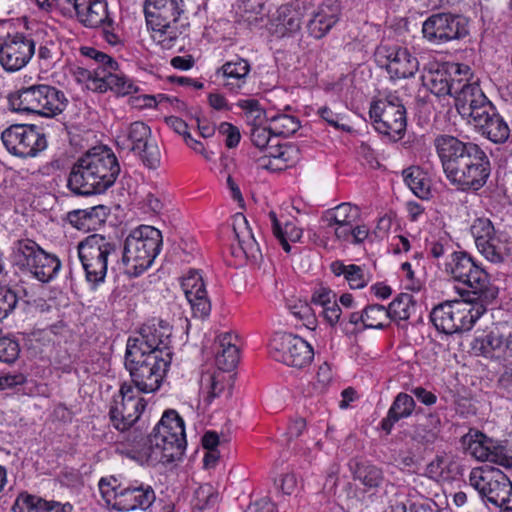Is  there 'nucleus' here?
I'll return each instance as SVG.
<instances>
[{"instance_id": "nucleus-50", "label": "nucleus", "mask_w": 512, "mask_h": 512, "mask_svg": "<svg viewBox=\"0 0 512 512\" xmlns=\"http://www.w3.org/2000/svg\"><path fill=\"white\" fill-rule=\"evenodd\" d=\"M88 53H93L95 56H99L102 58V61L96 64L93 67V70L96 74V80L92 82H98V80H103L108 73H114L119 70V65L115 59H113L110 55L100 51V50H87Z\"/></svg>"}, {"instance_id": "nucleus-48", "label": "nucleus", "mask_w": 512, "mask_h": 512, "mask_svg": "<svg viewBox=\"0 0 512 512\" xmlns=\"http://www.w3.org/2000/svg\"><path fill=\"white\" fill-rule=\"evenodd\" d=\"M363 310L365 329H383L390 320L388 310L383 305L371 304Z\"/></svg>"}, {"instance_id": "nucleus-6", "label": "nucleus", "mask_w": 512, "mask_h": 512, "mask_svg": "<svg viewBox=\"0 0 512 512\" xmlns=\"http://www.w3.org/2000/svg\"><path fill=\"white\" fill-rule=\"evenodd\" d=\"M98 487L106 504L117 511L147 510L156 500L152 486L137 480L123 482L116 476L103 477Z\"/></svg>"}, {"instance_id": "nucleus-63", "label": "nucleus", "mask_w": 512, "mask_h": 512, "mask_svg": "<svg viewBox=\"0 0 512 512\" xmlns=\"http://www.w3.org/2000/svg\"><path fill=\"white\" fill-rule=\"evenodd\" d=\"M270 116L265 112L264 109L259 108L254 110V112H248L245 115L246 122L250 128H254L255 126H263L264 122H267V118Z\"/></svg>"}, {"instance_id": "nucleus-18", "label": "nucleus", "mask_w": 512, "mask_h": 512, "mask_svg": "<svg viewBox=\"0 0 512 512\" xmlns=\"http://www.w3.org/2000/svg\"><path fill=\"white\" fill-rule=\"evenodd\" d=\"M271 357L287 366L304 368L314 357L312 346L292 333H276L269 344Z\"/></svg>"}, {"instance_id": "nucleus-57", "label": "nucleus", "mask_w": 512, "mask_h": 512, "mask_svg": "<svg viewBox=\"0 0 512 512\" xmlns=\"http://www.w3.org/2000/svg\"><path fill=\"white\" fill-rule=\"evenodd\" d=\"M233 230L239 246L242 245L244 241L254 237L246 218L243 216L235 219Z\"/></svg>"}, {"instance_id": "nucleus-1", "label": "nucleus", "mask_w": 512, "mask_h": 512, "mask_svg": "<svg viewBox=\"0 0 512 512\" xmlns=\"http://www.w3.org/2000/svg\"><path fill=\"white\" fill-rule=\"evenodd\" d=\"M434 146L447 179L462 191H478L487 182L491 165L485 151L473 142L442 134Z\"/></svg>"}, {"instance_id": "nucleus-2", "label": "nucleus", "mask_w": 512, "mask_h": 512, "mask_svg": "<svg viewBox=\"0 0 512 512\" xmlns=\"http://www.w3.org/2000/svg\"><path fill=\"white\" fill-rule=\"evenodd\" d=\"M120 170L118 159L111 149L93 148L73 164L67 187L75 195L101 194L114 185Z\"/></svg>"}, {"instance_id": "nucleus-15", "label": "nucleus", "mask_w": 512, "mask_h": 512, "mask_svg": "<svg viewBox=\"0 0 512 512\" xmlns=\"http://www.w3.org/2000/svg\"><path fill=\"white\" fill-rule=\"evenodd\" d=\"M423 38L432 45H443L460 40L469 34L465 17L450 12L431 14L422 23Z\"/></svg>"}, {"instance_id": "nucleus-33", "label": "nucleus", "mask_w": 512, "mask_h": 512, "mask_svg": "<svg viewBox=\"0 0 512 512\" xmlns=\"http://www.w3.org/2000/svg\"><path fill=\"white\" fill-rule=\"evenodd\" d=\"M250 70L248 60L237 58L224 63L217 71V75L222 77V85L225 89L239 93L247 83Z\"/></svg>"}, {"instance_id": "nucleus-11", "label": "nucleus", "mask_w": 512, "mask_h": 512, "mask_svg": "<svg viewBox=\"0 0 512 512\" xmlns=\"http://www.w3.org/2000/svg\"><path fill=\"white\" fill-rule=\"evenodd\" d=\"M8 100L14 111L33 113L44 117H55L61 114L68 103L63 91L47 84L22 88L11 93Z\"/></svg>"}, {"instance_id": "nucleus-60", "label": "nucleus", "mask_w": 512, "mask_h": 512, "mask_svg": "<svg viewBox=\"0 0 512 512\" xmlns=\"http://www.w3.org/2000/svg\"><path fill=\"white\" fill-rule=\"evenodd\" d=\"M26 382V377L22 373L0 375V390L13 388Z\"/></svg>"}, {"instance_id": "nucleus-20", "label": "nucleus", "mask_w": 512, "mask_h": 512, "mask_svg": "<svg viewBox=\"0 0 512 512\" xmlns=\"http://www.w3.org/2000/svg\"><path fill=\"white\" fill-rule=\"evenodd\" d=\"M472 77L471 69L466 64L446 63L436 69H430L424 76V85L434 95L455 96L464 80Z\"/></svg>"}, {"instance_id": "nucleus-55", "label": "nucleus", "mask_w": 512, "mask_h": 512, "mask_svg": "<svg viewBox=\"0 0 512 512\" xmlns=\"http://www.w3.org/2000/svg\"><path fill=\"white\" fill-rule=\"evenodd\" d=\"M318 114L324 121L336 129L343 131L350 130L348 125L342 123L343 117L340 114L333 112L329 107L324 106L319 108Z\"/></svg>"}, {"instance_id": "nucleus-39", "label": "nucleus", "mask_w": 512, "mask_h": 512, "mask_svg": "<svg viewBox=\"0 0 512 512\" xmlns=\"http://www.w3.org/2000/svg\"><path fill=\"white\" fill-rule=\"evenodd\" d=\"M312 304L321 308L320 314L331 325H336L341 316V308L338 305L335 292L327 287H319L313 292Z\"/></svg>"}, {"instance_id": "nucleus-64", "label": "nucleus", "mask_w": 512, "mask_h": 512, "mask_svg": "<svg viewBox=\"0 0 512 512\" xmlns=\"http://www.w3.org/2000/svg\"><path fill=\"white\" fill-rule=\"evenodd\" d=\"M245 512H276V507L270 500L261 499L251 504Z\"/></svg>"}, {"instance_id": "nucleus-16", "label": "nucleus", "mask_w": 512, "mask_h": 512, "mask_svg": "<svg viewBox=\"0 0 512 512\" xmlns=\"http://www.w3.org/2000/svg\"><path fill=\"white\" fill-rule=\"evenodd\" d=\"M7 151L19 158L35 157L46 149L45 135L36 125L14 124L1 133Z\"/></svg>"}, {"instance_id": "nucleus-8", "label": "nucleus", "mask_w": 512, "mask_h": 512, "mask_svg": "<svg viewBox=\"0 0 512 512\" xmlns=\"http://www.w3.org/2000/svg\"><path fill=\"white\" fill-rule=\"evenodd\" d=\"M172 357L161 355V351L148 353L140 348L126 345L125 368L129 372L135 387L142 393H151L159 389Z\"/></svg>"}, {"instance_id": "nucleus-22", "label": "nucleus", "mask_w": 512, "mask_h": 512, "mask_svg": "<svg viewBox=\"0 0 512 512\" xmlns=\"http://www.w3.org/2000/svg\"><path fill=\"white\" fill-rule=\"evenodd\" d=\"M35 41L23 33L7 34L0 42V64L7 72L24 68L35 54Z\"/></svg>"}, {"instance_id": "nucleus-51", "label": "nucleus", "mask_w": 512, "mask_h": 512, "mask_svg": "<svg viewBox=\"0 0 512 512\" xmlns=\"http://www.w3.org/2000/svg\"><path fill=\"white\" fill-rule=\"evenodd\" d=\"M195 500V506L200 510L213 509L218 503L219 495L211 485L205 484L196 490Z\"/></svg>"}, {"instance_id": "nucleus-38", "label": "nucleus", "mask_w": 512, "mask_h": 512, "mask_svg": "<svg viewBox=\"0 0 512 512\" xmlns=\"http://www.w3.org/2000/svg\"><path fill=\"white\" fill-rule=\"evenodd\" d=\"M103 80H98L90 86V90L105 93L108 90L113 91L119 96H126L133 93H138V86L119 70L114 73H108Z\"/></svg>"}, {"instance_id": "nucleus-12", "label": "nucleus", "mask_w": 512, "mask_h": 512, "mask_svg": "<svg viewBox=\"0 0 512 512\" xmlns=\"http://www.w3.org/2000/svg\"><path fill=\"white\" fill-rule=\"evenodd\" d=\"M12 262L21 271L32 274L43 283L54 279L61 268L56 255L46 252L31 239H20L14 243Z\"/></svg>"}, {"instance_id": "nucleus-19", "label": "nucleus", "mask_w": 512, "mask_h": 512, "mask_svg": "<svg viewBox=\"0 0 512 512\" xmlns=\"http://www.w3.org/2000/svg\"><path fill=\"white\" fill-rule=\"evenodd\" d=\"M477 250L491 263H502L507 255V244L503 232L497 230L489 218H476L471 227Z\"/></svg>"}, {"instance_id": "nucleus-49", "label": "nucleus", "mask_w": 512, "mask_h": 512, "mask_svg": "<svg viewBox=\"0 0 512 512\" xmlns=\"http://www.w3.org/2000/svg\"><path fill=\"white\" fill-rule=\"evenodd\" d=\"M37 57L41 68L47 71L54 68L60 61L61 52L59 47L50 41L39 47Z\"/></svg>"}, {"instance_id": "nucleus-5", "label": "nucleus", "mask_w": 512, "mask_h": 512, "mask_svg": "<svg viewBox=\"0 0 512 512\" xmlns=\"http://www.w3.org/2000/svg\"><path fill=\"white\" fill-rule=\"evenodd\" d=\"M163 244L162 233L150 225H140L127 236L122 252L124 273L138 277L151 267Z\"/></svg>"}, {"instance_id": "nucleus-58", "label": "nucleus", "mask_w": 512, "mask_h": 512, "mask_svg": "<svg viewBox=\"0 0 512 512\" xmlns=\"http://www.w3.org/2000/svg\"><path fill=\"white\" fill-rule=\"evenodd\" d=\"M295 152L297 150L293 146L276 144L268 148L267 156L287 163L291 160V154Z\"/></svg>"}, {"instance_id": "nucleus-21", "label": "nucleus", "mask_w": 512, "mask_h": 512, "mask_svg": "<svg viewBox=\"0 0 512 512\" xmlns=\"http://www.w3.org/2000/svg\"><path fill=\"white\" fill-rule=\"evenodd\" d=\"M145 407L144 398L136 397L133 386L123 383L110 406V421L117 430L126 431L139 419Z\"/></svg>"}, {"instance_id": "nucleus-3", "label": "nucleus", "mask_w": 512, "mask_h": 512, "mask_svg": "<svg viewBox=\"0 0 512 512\" xmlns=\"http://www.w3.org/2000/svg\"><path fill=\"white\" fill-rule=\"evenodd\" d=\"M184 421L175 410H167L149 435L136 459L156 465L180 459L186 448Z\"/></svg>"}, {"instance_id": "nucleus-44", "label": "nucleus", "mask_w": 512, "mask_h": 512, "mask_svg": "<svg viewBox=\"0 0 512 512\" xmlns=\"http://www.w3.org/2000/svg\"><path fill=\"white\" fill-rule=\"evenodd\" d=\"M405 184L415 196L420 199H428L430 195V182L419 167L412 166L402 172Z\"/></svg>"}, {"instance_id": "nucleus-41", "label": "nucleus", "mask_w": 512, "mask_h": 512, "mask_svg": "<svg viewBox=\"0 0 512 512\" xmlns=\"http://www.w3.org/2000/svg\"><path fill=\"white\" fill-rule=\"evenodd\" d=\"M338 10H333L330 7H324L307 23V29L310 36L315 39H321L324 37L331 28L338 22Z\"/></svg>"}, {"instance_id": "nucleus-62", "label": "nucleus", "mask_w": 512, "mask_h": 512, "mask_svg": "<svg viewBox=\"0 0 512 512\" xmlns=\"http://www.w3.org/2000/svg\"><path fill=\"white\" fill-rule=\"evenodd\" d=\"M276 485L283 494L291 495L297 489V478L293 473H287L281 476L279 483L276 481Z\"/></svg>"}, {"instance_id": "nucleus-34", "label": "nucleus", "mask_w": 512, "mask_h": 512, "mask_svg": "<svg viewBox=\"0 0 512 512\" xmlns=\"http://www.w3.org/2000/svg\"><path fill=\"white\" fill-rule=\"evenodd\" d=\"M70 503L47 501L27 492L20 493L11 508L12 512H72Z\"/></svg>"}, {"instance_id": "nucleus-30", "label": "nucleus", "mask_w": 512, "mask_h": 512, "mask_svg": "<svg viewBox=\"0 0 512 512\" xmlns=\"http://www.w3.org/2000/svg\"><path fill=\"white\" fill-rule=\"evenodd\" d=\"M183 292L190 303L193 315L205 318L210 314L211 303L207 295L202 275L197 270H190L181 281Z\"/></svg>"}, {"instance_id": "nucleus-23", "label": "nucleus", "mask_w": 512, "mask_h": 512, "mask_svg": "<svg viewBox=\"0 0 512 512\" xmlns=\"http://www.w3.org/2000/svg\"><path fill=\"white\" fill-rule=\"evenodd\" d=\"M454 99L458 113L471 125L494 107L478 82H471V77H467V80L463 81Z\"/></svg>"}, {"instance_id": "nucleus-52", "label": "nucleus", "mask_w": 512, "mask_h": 512, "mask_svg": "<svg viewBox=\"0 0 512 512\" xmlns=\"http://www.w3.org/2000/svg\"><path fill=\"white\" fill-rule=\"evenodd\" d=\"M20 354L19 343L9 337L0 338V361L11 364L15 362Z\"/></svg>"}, {"instance_id": "nucleus-27", "label": "nucleus", "mask_w": 512, "mask_h": 512, "mask_svg": "<svg viewBox=\"0 0 512 512\" xmlns=\"http://www.w3.org/2000/svg\"><path fill=\"white\" fill-rule=\"evenodd\" d=\"M125 138L128 141V148L139 156L146 167H159L161 153L157 143L152 139L151 129L147 124L142 121L131 123L125 131Z\"/></svg>"}, {"instance_id": "nucleus-53", "label": "nucleus", "mask_w": 512, "mask_h": 512, "mask_svg": "<svg viewBox=\"0 0 512 512\" xmlns=\"http://www.w3.org/2000/svg\"><path fill=\"white\" fill-rule=\"evenodd\" d=\"M17 303L18 297L13 290L0 288V322L16 308Z\"/></svg>"}, {"instance_id": "nucleus-59", "label": "nucleus", "mask_w": 512, "mask_h": 512, "mask_svg": "<svg viewBox=\"0 0 512 512\" xmlns=\"http://www.w3.org/2000/svg\"><path fill=\"white\" fill-rule=\"evenodd\" d=\"M441 426L440 418L437 414H429L427 416V432L421 436L422 440L426 443H433L437 438Z\"/></svg>"}, {"instance_id": "nucleus-46", "label": "nucleus", "mask_w": 512, "mask_h": 512, "mask_svg": "<svg viewBox=\"0 0 512 512\" xmlns=\"http://www.w3.org/2000/svg\"><path fill=\"white\" fill-rule=\"evenodd\" d=\"M415 308L413 296L408 293H401L387 308L389 319L392 321L408 320Z\"/></svg>"}, {"instance_id": "nucleus-17", "label": "nucleus", "mask_w": 512, "mask_h": 512, "mask_svg": "<svg viewBox=\"0 0 512 512\" xmlns=\"http://www.w3.org/2000/svg\"><path fill=\"white\" fill-rule=\"evenodd\" d=\"M469 483L486 505L494 507L503 503L507 493L512 490V482L507 475L494 467L473 468Z\"/></svg>"}, {"instance_id": "nucleus-14", "label": "nucleus", "mask_w": 512, "mask_h": 512, "mask_svg": "<svg viewBox=\"0 0 512 512\" xmlns=\"http://www.w3.org/2000/svg\"><path fill=\"white\" fill-rule=\"evenodd\" d=\"M373 126L393 141L400 140L406 131V109L396 92H387L374 100L369 109Z\"/></svg>"}, {"instance_id": "nucleus-36", "label": "nucleus", "mask_w": 512, "mask_h": 512, "mask_svg": "<svg viewBox=\"0 0 512 512\" xmlns=\"http://www.w3.org/2000/svg\"><path fill=\"white\" fill-rule=\"evenodd\" d=\"M107 215L108 208L106 206L96 205L68 212L67 220L78 230L90 231L105 222Z\"/></svg>"}, {"instance_id": "nucleus-47", "label": "nucleus", "mask_w": 512, "mask_h": 512, "mask_svg": "<svg viewBox=\"0 0 512 512\" xmlns=\"http://www.w3.org/2000/svg\"><path fill=\"white\" fill-rule=\"evenodd\" d=\"M355 478L367 489L378 488L384 481V475L380 468L369 463H360L355 470Z\"/></svg>"}, {"instance_id": "nucleus-56", "label": "nucleus", "mask_w": 512, "mask_h": 512, "mask_svg": "<svg viewBox=\"0 0 512 512\" xmlns=\"http://www.w3.org/2000/svg\"><path fill=\"white\" fill-rule=\"evenodd\" d=\"M219 133L226 136L225 144L228 148L236 147L240 142L241 135L239 129L230 123H221Z\"/></svg>"}, {"instance_id": "nucleus-29", "label": "nucleus", "mask_w": 512, "mask_h": 512, "mask_svg": "<svg viewBox=\"0 0 512 512\" xmlns=\"http://www.w3.org/2000/svg\"><path fill=\"white\" fill-rule=\"evenodd\" d=\"M308 9V4L300 0L281 5L271 20L273 35L284 38L299 32Z\"/></svg>"}, {"instance_id": "nucleus-26", "label": "nucleus", "mask_w": 512, "mask_h": 512, "mask_svg": "<svg viewBox=\"0 0 512 512\" xmlns=\"http://www.w3.org/2000/svg\"><path fill=\"white\" fill-rule=\"evenodd\" d=\"M376 62L386 69L392 79L413 77L419 69V61L407 48L380 45L375 53Z\"/></svg>"}, {"instance_id": "nucleus-61", "label": "nucleus", "mask_w": 512, "mask_h": 512, "mask_svg": "<svg viewBox=\"0 0 512 512\" xmlns=\"http://www.w3.org/2000/svg\"><path fill=\"white\" fill-rule=\"evenodd\" d=\"M455 252L453 247L448 242L442 243L440 241L432 242L430 244L429 253L434 259H440L447 256L450 259V253Z\"/></svg>"}, {"instance_id": "nucleus-43", "label": "nucleus", "mask_w": 512, "mask_h": 512, "mask_svg": "<svg viewBox=\"0 0 512 512\" xmlns=\"http://www.w3.org/2000/svg\"><path fill=\"white\" fill-rule=\"evenodd\" d=\"M226 376L224 372L204 373L200 379V390L204 395V401L211 404L213 400L224 392Z\"/></svg>"}, {"instance_id": "nucleus-25", "label": "nucleus", "mask_w": 512, "mask_h": 512, "mask_svg": "<svg viewBox=\"0 0 512 512\" xmlns=\"http://www.w3.org/2000/svg\"><path fill=\"white\" fill-rule=\"evenodd\" d=\"M172 327L161 319H152L141 326L138 336L129 337L126 345L135 343L140 351L148 353L161 351L162 356L172 357L170 349Z\"/></svg>"}, {"instance_id": "nucleus-9", "label": "nucleus", "mask_w": 512, "mask_h": 512, "mask_svg": "<svg viewBox=\"0 0 512 512\" xmlns=\"http://www.w3.org/2000/svg\"><path fill=\"white\" fill-rule=\"evenodd\" d=\"M78 256L88 282H104L110 264L118 261L120 246L117 241L101 234H92L77 245Z\"/></svg>"}, {"instance_id": "nucleus-32", "label": "nucleus", "mask_w": 512, "mask_h": 512, "mask_svg": "<svg viewBox=\"0 0 512 512\" xmlns=\"http://www.w3.org/2000/svg\"><path fill=\"white\" fill-rule=\"evenodd\" d=\"M77 19L85 27L111 26L113 20L108 14L106 0H78Z\"/></svg>"}, {"instance_id": "nucleus-31", "label": "nucleus", "mask_w": 512, "mask_h": 512, "mask_svg": "<svg viewBox=\"0 0 512 512\" xmlns=\"http://www.w3.org/2000/svg\"><path fill=\"white\" fill-rule=\"evenodd\" d=\"M237 335L225 332L220 334L214 344L215 364L219 371H232L239 362Z\"/></svg>"}, {"instance_id": "nucleus-13", "label": "nucleus", "mask_w": 512, "mask_h": 512, "mask_svg": "<svg viewBox=\"0 0 512 512\" xmlns=\"http://www.w3.org/2000/svg\"><path fill=\"white\" fill-rule=\"evenodd\" d=\"M360 209L351 203H341L321 216L322 227L344 245H359L367 239L369 230L359 225Z\"/></svg>"}, {"instance_id": "nucleus-35", "label": "nucleus", "mask_w": 512, "mask_h": 512, "mask_svg": "<svg viewBox=\"0 0 512 512\" xmlns=\"http://www.w3.org/2000/svg\"><path fill=\"white\" fill-rule=\"evenodd\" d=\"M473 126L493 143H504L510 135L506 121L499 115L495 107L477 120Z\"/></svg>"}, {"instance_id": "nucleus-10", "label": "nucleus", "mask_w": 512, "mask_h": 512, "mask_svg": "<svg viewBox=\"0 0 512 512\" xmlns=\"http://www.w3.org/2000/svg\"><path fill=\"white\" fill-rule=\"evenodd\" d=\"M462 297L461 301H448L433 308L430 318L438 331L447 335L469 331L486 312L488 303L466 295Z\"/></svg>"}, {"instance_id": "nucleus-28", "label": "nucleus", "mask_w": 512, "mask_h": 512, "mask_svg": "<svg viewBox=\"0 0 512 512\" xmlns=\"http://www.w3.org/2000/svg\"><path fill=\"white\" fill-rule=\"evenodd\" d=\"M511 332L505 325H494L489 330L476 332L470 343V352L475 356L499 359L510 348Z\"/></svg>"}, {"instance_id": "nucleus-42", "label": "nucleus", "mask_w": 512, "mask_h": 512, "mask_svg": "<svg viewBox=\"0 0 512 512\" xmlns=\"http://www.w3.org/2000/svg\"><path fill=\"white\" fill-rule=\"evenodd\" d=\"M269 218L272 223V231L274 236L279 240L283 249L288 253L291 250L289 241L297 242L301 239L303 231L292 222H286L284 227L280 222L274 211L269 212Z\"/></svg>"}, {"instance_id": "nucleus-45", "label": "nucleus", "mask_w": 512, "mask_h": 512, "mask_svg": "<svg viewBox=\"0 0 512 512\" xmlns=\"http://www.w3.org/2000/svg\"><path fill=\"white\" fill-rule=\"evenodd\" d=\"M267 122H269L271 126L273 136L277 137H289L300 128L298 118L283 113L271 115L267 118Z\"/></svg>"}, {"instance_id": "nucleus-24", "label": "nucleus", "mask_w": 512, "mask_h": 512, "mask_svg": "<svg viewBox=\"0 0 512 512\" xmlns=\"http://www.w3.org/2000/svg\"><path fill=\"white\" fill-rule=\"evenodd\" d=\"M466 453L479 461H489L505 468H512V456L504 446L480 431L470 430L462 439Z\"/></svg>"}, {"instance_id": "nucleus-40", "label": "nucleus", "mask_w": 512, "mask_h": 512, "mask_svg": "<svg viewBox=\"0 0 512 512\" xmlns=\"http://www.w3.org/2000/svg\"><path fill=\"white\" fill-rule=\"evenodd\" d=\"M330 270L335 276H343L352 289H362L370 281L365 269L355 264L345 265L342 261L336 260L330 264Z\"/></svg>"}, {"instance_id": "nucleus-37", "label": "nucleus", "mask_w": 512, "mask_h": 512, "mask_svg": "<svg viewBox=\"0 0 512 512\" xmlns=\"http://www.w3.org/2000/svg\"><path fill=\"white\" fill-rule=\"evenodd\" d=\"M415 406L416 403L411 395L404 392L397 394L386 417L381 420L380 425L382 430L385 431L386 434H390L395 423L412 415Z\"/></svg>"}, {"instance_id": "nucleus-7", "label": "nucleus", "mask_w": 512, "mask_h": 512, "mask_svg": "<svg viewBox=\"0 0 512 512\" xmlns=\"http://www.w3.org/2000/svg\"><path fill=\"white\" fill-rule=\"evenodd\" d=\"M183 12V0H145L147 25L153 31V39L163 49H172L184 40L185 36L177 26Z\"/></svg>"}, {"instance_id": "nucleus-4", "label": "nucleus", "mask_w": 512, "mask_h": 512, "mask_svg": "<svg viewBox=\"0 0 512 512\" xmlns=\"http://www.w3.org/2000/svg\"><path fill=\"white\" fill-rule=\"evenodd\" d=\"M444 270L452 279L466 286V289L460 291L461 296L490 303L498 295V288L490 283L488 273L467 252L450 253V259L444 263Z\"/></svg>"}, {"instance_id": "nucleus-54", "label": "nucleus", "mask_w": 512, "mask_h": 512, "mask_svg": "<svg viewBox=\"0 0 512 512\" xmlns=\"http://www.w3.org/2000/svg\"><path fill=\"white\" fill-rule=\"evenodd\" d=\"M250 139L253 145L259 149H266L268 151L269 142L271 141V136L273 135L271 131V126H255L254 128H250L249 130Z\"/></svg>"}]
</instances>
